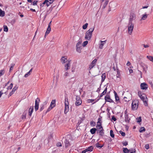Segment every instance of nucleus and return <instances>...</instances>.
<instances>
[{"label":"nucleus","instance_id":"obj_42","mask_svg":"<svg viewBox=\"0 0 153 153\" xmlns=\"http://www.w3.org/2000/svg\"><path fill=\"white\" fill-rule=\"evenodd\" d=\"M138 95L140 97L143 95H144V94H143L141 91H138Z\"/></svg>","mask_w":153,"mask_h":153},{"label":"nucleus","instance_id":"obj_59","mask_svg":"<svg viewBox=\"0 0 153 153\" xmlns=\"http://www.w3.org/2000/svg\"><path fill=\"white\" fill-rule=\"evenodd\" d=\"M144 47L145 48H148L149 47V45H145V44H143V45Z\"/></svg>","mask_w":153,"mask_h":153},{"label":"nucleus","instance_id":"obj_4","mask_svg":"<svg viewBox=\"0 0 153 153\" xmlns=\"http://www.w3.org/2000/svg\"><path fill=\"white\" fill-rule=\"evenodd\" d=\"M69 102L68 99L67 97H65V108L64 110L65 113H67L69 110Z\"/></svg>","mask_w":153,"mask_h":153},{"label":"nucleus","instance_id":"obj_41","mask_svg":"<svg viewBox=\"0 0 153 153\" xmlns=\"http://www.w3.org/2000/svg\"><path fill=\"white\" fill-rule=\"evenodd\" d=\"M117 74H116V76L117 78H119L120 76V72L119 70L117 69Z\"/></svg>","mask_w":153,"mask_h":153},{"label":"nucleus","instance_id":"obj_47","mask_svg":"<svg viewBox=\"0 0 153 153\" xmlns=\"http://www.w3.org/2000/svg\"><path fill=\"white\" fill-rule=\"evenodd\" d=\"M119 133L121 135L123 136H125V133L124 132H123L122 131H119Z\"/></svg>","mask_w":153,"mask_h":153},{"label":"nucleus","instance_id":"obj_28","mask_svg":"<svg viewBox=\"0 0 153 153\" xmlns=\"http://www.w3.org/2000/svg\"><path fill=\"white\" fill-rule=\"evenodd\" d=\"M5 15V12L4 11H2L0 8V16L1 17H3Z\"/></svg>","mask_w":153,"mask_h":153},{"label":"nucleus","instance_id":"obj_45","mask_svg":"<svg viewBox=\"0 0 153 153\" xmlns=\"http://www.w3.org/2000/svg\"><path fill=\"white\" fill-rule=\"evenodd\" d=\"M53 107L51 106H50V107L48 108V109L47 111H46V113H47L48 112H49V111H50L53 108Z\"/></svg>","mask_w":153,"mask_h":153},{"label":"nucleus","instance_id":"obj_12","mask_svg":"<svg viewBox=\"0 0 153 153\" xmlns=\"http://www.w3.org/2000/svg\"><path fill=\"white\" fill-rule=\"evenodd\" d=\"M60 60L62 63L64 64L67 61V58L66 56H62Z\"/></svg>","mask_w":153,"mask_h":153},{"label":"nucleus","instance_id":"obj_26","mask_svg":"<svg viewBox=\"0 0 153 153\" xmlns=\"http://www.w3.org/2000/svg\"><path fill=\"white\" fill-rule=\"evenodd\" d=\"M114 96H115V100H116V101L119 100V97L118 96L117 94V93L115 91H114Z\"/></svg>","mask_w":153,"mask_h":153},{"label":"nucleus","instance_id":"obj_30","mask_svg":"<svg viewBox=\"0 0 153 153\" xmlns=\"http://www.w3.org/2000/svg\"><path fill=\"white\" fill-rule=\"evenodd\" d=\"M147 15L145 14L142 15V17L141 19V20H145L147 18Z\"/></svg>","mask_w":153,"mask_h":153},{"label":"nucleus","instance_id":"obj_49","mask_svg":"<svg viewBox=\"0 0 153 153\" xmlns=\"http://www.w3.org/2000/svg\"><path fill=\"white\" fill-rule=\"evenodd\" d=\"M88 42L87 41H85L82 44L83 46L84 47L85 46L88 44Z\"/></svg>","mask_w":153,"mask_h":153},{"label":"nucleus","instance_id":"obj_48","mask_svg":"<svg viewBox=\"0 0 153 153\" xmlns=\"http://www.w3.org/2000/svg\"><path fill=\"white\" fill-rule=\"evenodd\" d=\"M15 64H11V66L10 67V71H11L13 69V68Z\"/></svg>","mask_w":153,"mask_h":153},{"label":"nucleus","instance_id":"obj_5","mask_svg":"<svg viewBox=\"0 0 153 153\" xmlns=\"http://www.w3.org/2000/svg\"><path fill=\"white\" fill-rule=\"evenodd\" d=\"M134 27V25L133 23H128V31L129 34H131L132 33Z\"/></svg>","mask_w":153,"mask_h":153},{"label":"nucleus","instance_id":"obj_3","mask_svg":"<svg viewBox=\"0 0 153 153\" xmlns=\"http://www.w3.org/2000/svg\"><path fill=\"white\" fill-rule=\"evenodd\" d=\"M140 98L143 101L144 105L146 106H148V99L146 96L144 94Z\"/></svg>","mask_w":153,"mask_h":153},{"label":"nucleus","instance_id":"obj_61","mask_svg":"<svg viewBox=\"0 0 153 153\" xmlns=\"http://www.w3.org/2000/svg\"><path fill=\"white\" fill-rule=\"evenodd\" d=\"M97 126H98L99 128H101V127H102L101 126V123H97Z\"/></svg>","mask_w":153,"mask_h":153},{"label":"nucleus","instance_id":"obj_55","mask_svg":"<svg viewBox=\"0 0 153 153\" xmlns=\"http://www.w3.org/2000/svg\"><path fill=\"white\" fill-rule=\"evenodd\" d=\"M94 101V100L93 99H88V100L87 101L88 102V103L92 102H93Z\"/></svg>","mask_w":153,"mask_h":153},{"label":"nucleus","instance_id":"obj_17","mask_svg":"<svg viewBox=\"0 0 153 153\" xmlns=\"http://www.w3.org/2000/svg\"><path fill=\"white\" fill-rule=\"evenodd\" d=\"M18 88V87L16 85L14 87L12 91L9 94L10 96H11L13 94H14L15 91Z\"/></svg>","mask_w":153,"mask_h":153},{"label":"nucleus","instance_id":"obj_43","mask_svg":"<svg viewBox=\"0 0 153 153\" xmlns=\"http://www.w3.org/2000/svg\"><path fill=\"white\" fill-rule=\"evenodd\" d=\"M13 87V84L12 83H11L9 86L7 88V90H10Z\"/></svg>","mask_w":153,"mask_h":153},{"label":"nucleus","instance_id":"obj_8","mask_svg":"<svg viewBox=\"0 0 153 153\" xmlns=\"http://www.w3.org/2000/svg\"><path fill=\"white\" fill-rule=\"evenodd\" d=\"M97 62V59H94L91 62V64L89 66V68L90 70L92 68L96 65V63Z\"/></svg>","mask_w":153,"mask_h":153},{"label":"nucleus","instance_id":"obj_20","mask_svg":"<svg viewBox=\"0 0 153 153\" xmlns=\"http://www.w3.org/2000/svg\"><path fill=\"white\" fill-rule=\"evenodd\" d=\"M65 146V147H67L70 146V142L68 140L65 139L64 141Z\"/></svg>","mask_w":153,"mask_h":153},{"label":"nucleus","instance_id":"obj_33","mask_svg":"<svg viewBox=\"0 0 153 153\" xmlns=\"http://www.w3.org/2000/svg\"><path fill=\"white\" fill-rule=\"evenodd\" d=\"M146 131V129L144 127H141L139 130V131L140 132L142 133L143 131Z\"/></svg>","mask_w":153,"mask_h":153},{"label":"nucleus","instance_id":"obj_31","mask_svg":"<svg viewBox=\"0 0 153 153\" xmlns=\"http://www.w3.org/2000/svg\"><path fill=\"white\" fill-rule=\"evenodd\" d=\"M81 42H78L77 43L76 46V48H81L82 46L81 45Z\"/></svg>","mask_w":153,"mask_h":153},{"label":"nucleus","instance_id":"obj_16","mask_svg":"<svg viewBox=\"0 0 153 153\" xmlns=\"http://www.w3.org/2000/svg\"><path fill=\"white\" fill-rule=\"evenodd\" d=\"M105 101L108 102H113V100L110 98V96H105Z\"/></svg>","mask_w":153,"mask_h":153},{"label":"nucleus","instance_id":"obj_18","mask_svg":"<svg viewBox=\"0 0 153 153\" xmlns=\"http://www.w3.org/2000/svg\"><path fill=\"white\" fill-rule=\"evenodd\" d=\"M102 80H101V83H102L104 81L105 79L106 78V75L105 73H104L101 76Z\"/></svg>","mask_w":153,"mask_h":153},{"label":"nucleus","instance_id":"obj_15","mask_svg":"<svg viewBox=\"0 0 153 153\" xmlns=\"http://www.w3.org/2000/svg\"><path fill=\"white\" fill-rule=\"evenodd\" d=\"M107 40H105L104 41H100V42H101V44L99 46V48L100 49H102L103 48V47L105 44V43Z\"/></svg>","mask_w":153,"mask_h":153},{"label":"nucleus","instance_id":"obj_46","mask_svg":"<svg viewBox=\"0 0 153 153\" xmlns=\"http://www.w3.org/2000/svg\"><path fill=\"white\" fill-rule=\"evenodd\" d=\"M69 73L68 72H66L65 73L64 75V77L65 78H66L67 76H68Z\"/></svg>","mask_w":153,"mask_h":153},{"label":"nucleus","instance_id":"obj_40","mask_svg":"<svg viewBox=\"0 0 153 153\" xmlns=\"http://www.w3.org/2000/svg\"><path fill=\"white\" fill-rule=\"evenodd\" d=\"M88 24L87 23H85V24L83 25L82 28L84 30L86 29L88 27Z\"/></svg>","mask_w":153,"mask_h":153},{"label":"nucleus","instance_id":"obj_44","mask_svg":"<svg viewBox=\"0 0 153 153\" xmlns=\"http://www.w3.org/2000/svg\"><path fill=\"white\" fill-rule=\"evenodd\" d=\"M137 123H140V122H141L142 121L141 117H139L137 118Z\"/></svg>","mask_w":153,"mask_h":153},{"label":"nucleus","instance_id":"obj_38","mask_svg":"<svg viewBox=\"0 0 153 153\" xmlns=\"http://www.w3.org/2000/svg\"><path fill=\"white\" fill-rule=\"evenodd\" d=\"M110 136L113 138L114 137V134L113 131L112 130H111L110 131Z\"/></svg>","mask_w":153,"mask_h":153},{"label":"nucleus","instance_id":"obj_64","mask_svg":"<svg viewBox=\"0 0 153 153\" xmlns=\"http://www.w3.org/2000/svg\"><path fill=\"white\" fill-rule=\"evenodd\" d=\"M124 113L125 115H128V113H127V110H126L125 111H124Z\"/></svg>","mask_w":153,"mask_h":153},{"label":"nucleus","instance_id":"obj_1","mask_svg":"<svg viewBox=\"0 0 153 153\" xmlns=\"http://www.w3.org/2000/svg\"><path fill=\"white\" fill-rule=\"evenodd\" d=\"M94 29V26L91 27L85 33V39L90 40L91 39L92 33Z\"/></svg>","mask_w":153,"mask_h":153},{"label":"nucleus","instance_id":"obj_32","mask_svg":"<svg viewBox=\"0 0 153 153\" xmlns=\"http://www.w3.org/2000/svg\"><path fill=\"white\" fill-rule=\"evenodd\" d=\"M5 73L4 69H3L2 70H0V77L3 75Z\"/></svg>","mask_w":153,"mask_h":153},{"label":"nucleus","instance_id":"obj_23","mask_svg":"<svg viewBox=\"0 0 153 153\" xmlns=\"http://www.w3.org/2000/svg\"><path fill=\"white\" fill-rule=\"evenodd\" d=\"M93 146H91L86 149V151H87V152H91L93 151Z\"/></svg>","mask_w":153,"mask_h":153},{"label":"nucleus","instance_id":"obj_24","mask_svg":"<svg viewBox=\"0 0 153 153\" xmlns=\"http://www.w3.org/2000/svg\"><path fill=\"white\" fill-rule=\"evenodd\" d=\"M51 30V27H48L47 30L45 33V36L48 35L50 33Z\"/></svg>","mask_w":153,"mask_h":153},{"label":"nucleus","instance_id":"obj_29","mask_svg":"<svg viewBox=\"0 0 153 153\" xmlns=\"http://www.w3.org/2000/svg\"><path fill=\"white\" fill-rule=\"evenodd\" d=\"M108 1L107 0L105 1V2L104 3L103 5L102 8L103 9H104L106 6L108 4Z\"/></svg>","mask_w":153,"mask_h":153},{"label":"nucleus","instance_id":"obj_22","mask_svg":"<svg viewBox=\"0 0 153 153\" xmlns=\"http://www.w3.org/2000/svg\"><path fill=\"white\" fill-rule=\"evenodd\" d=\"M71 66V65H69L68 64H66L65 65L64 68L66 71L68 70L70 68Z\"/></svg>","mask_w":153,"mask_h":153},{"label":"nucleus","instance_id":"obj_63","mask_svg":"<svg viewBox=\"0 0 153 153\" xmlns=\"http://www.w3.org/2000/svg\"><path fill=\"white\" fill-rule=\"evenodd\" d=\"M123 144L124 146H126L128 145V142L126 141L125 142L123 143Z\"/></svg>","mask_w":153,"mask_h":153},{"label":"nucleus","instance_id":"obj_51","mask_svg":"<svg viewBox=\"0 0 153 153\" xmlns=\"http://www.w3.org/2000/svg\"><path fill=\"white\" fill-rule=\"evenodd\" d=\"M90 123L91 125H92L93 126H94L95 125V123L93 121H91Z\"/></svg>","mask_w":153,"mask_h":153},{"label":"nucleus","instance_id":"obj_37","mask_svg":"<svg viewBox=\"0 0 153 153\" xmlns=\"http://www.w3.org/2000/svg\"><path fill=\"white\" fill-rule=\"evenodd\" d=\"M4 31L5 32H8V28L5 25H4Z\"/></svg>","mask_w":153,"mask_h":153},{"label":"nucleus","instance_id":"obj_60","mask_svg":"<svg viewBox=\"0 0 153 153\" xmlns=\"http://www.w3.org/2000/svg\"><path fill=\"white\" fill-rule=\"evenodd\" d=\"M111 119L114 121H115L116 120V119L114 117V116H113L112 117Z\"/></svg>","mask_w":153,"mask_h":153},{"label":"nucleus","instance_id":"obj_21","mask_svg":"<svg viewBox=\"0 0 153 153\" xmlns=\"http://www.w3.org/2000/svg\"><path fill=\"white\" fill-rule=\"evenodd\" d=\"M47 1V6L48 7L52 4L55 0H46Z\"/></svg>","mask_w":153,"mask_h":153},{"label":"nucleus","instance_id":"obj_34","mask_svg":"<svg viewBox=\"0 0 153 153\" xmlns=\"http://www.w3.org/2000/svg\"><path fill=\"white\" fill-rule=\"evenodd\" d=\"M147 58L150 61H153V57L151 56H147Z\"/></svg>","mask_w":153,"mask_h":153},{"label":"nucleus","instance_id":"obj_11","mask_svg":"<svg viewBox=\"0 0 153 153\" xmlns=\"http://www.w3.org/2000/svg\"><path fill=\"white\" fill-rule=\"evenodd\" d=\"M47 103L46 102H44L43 103L40 105L39 110L40 111H42L45 107H46Z\"/></svg>","mask_w":153,"mask_h":153},{"label":"nucleus","instance_id":"obj_9","mask_svg":"<svg viewBox=\"0 0 153 153\" xmlns=\"http://www.w3.org/2000/svg\"><path fill=\"white\" fill-rule=\"evenodd\" d=\"M141 88L143 90H146L148 88V85L145 83H143L140 85Z\"/></svg>","mask_w":153,"mask_h":153},{"label":"nucleus","instance_id":"obj_10","mask_svg":"<svg viewBox=\"0 0 153 153\" xmlns=\"http://www.w3.org/2000/svg\"><path fill=\"white\" fill-rule=\"evenodd\" d=\"M135 15L134 14H132L130 16L128 23H133L132 21L135 18Z\"/></svg>","mask_w":153,"mask_h":153},{"label":"nucleus","instance_id":"obj_6","mask_svg":"<svg viewBox=\"0 0 153 153\" xmlns=\"http://www.w3.org/2000/svg\"><path fill=\"white\" fill-rule=\"evenodd\" d=\"M76 101L75 102V105L76 106H79L82 103V100L79 96H76Z\"/></svg>","mask_w":153,"mask_h":153},{"label":"nucleus","instance_id":"obj_27","mask_svg":"<svg viewBox=\"0 0 153 153\" xmlns=\"http://www.w3.org/2000/svg\"><path fill=\"white\" fill-rule=\"evenodd\" d=\"M55 102H56L55 100H52L50 106L53 107V108L54 107H55V105H56Z\"/></svg>","mask_w":153,"mask_h":153},{"label":"nucleus","instance_id":"obj_39","mask_svg":"<svg viewBox=\"0 0 153 153\" xmlns=\"http://www.w3.org/2000/svg\"><path fill=\"white\" fill-rule=\"evenodd\" d=\"M129 149H128L127 148H123V152L124 153H128Z\"/></svg>","mask_w":153,"mask_h":153},{"label":"nucleus","instance_id":"obj_36","mask_svg":"<svg viewBox=\"0 0 153 153\" xmlns=\"http://www.w3.org/2000/svg\"><path fill=\"white\" fill-rule=\"evenodd\" d=\"M135 149H129L128 153H135Z\"/></svg>","mask_w":153,"mask_h":153},{"label":"nucleus","instance_id":"obj_62","mask_svg":"<svg viewBox=\"0 0 153 153\" xmlns=\"http://www.w3.org/2000/svg\"><path fill=\"white\" fill-rule=\"evenodd\" d=\"M71 62V60L70 59H68V60H67V64H68L69 65H71L70 62Z\"/></svg>","mask_w":153,"mask_h":153},{"label":"nucleus","instance_id":"obj_35","mask_svg":"<svg viewBox=\"0 0 153 153\" xmlns=\"http://www.w3.org/2000/svg\"><path fill=\"white\" fill-rule=\"evenodd\" d=\"M95 146L97 148H102L103 146V145H100V144H99V143H96L95 144Z\"/></svg>","mask_w":153,"mask_h":153},{"label":"nucleus","instance_id":"obj_54","mask_svg":"<svg viewBox=\"0 0 153 153\" xmlns=\"http://www.w3.org/2000/svg\"><path fill=\"white\" fill-rule=\"evenodd\" d=\"M56 145L58 147H60L62 146V144L60 142H58L56 143Z\"/></svg>","mask_w":153,"mask_h":153},{"label":"nucleus","instance_id":"obj_50","mask_svg":"<svg viewBox=\"0 0 153 153\" xmlns=\"http://www.w3.org/2000/svg\"><path fill=\"white\" fill-rule=\"evenodd\" d=\"M81 48H76V51L80 53L81 51Z\"/></svg>","mask_w":153,"mask_h":153},{"label":"nucleus","instance_id":"obj_14","mask_svg":"<svg viewBox=\"0 0 153 153\" xmlns=\"http://www.w3.org/2000/svg\"><path fill=\"white\" fill-rule=\"evenodd\" d=\"M33 107L30 106L29 108V111H28V115H29L31 117L32 115V113L33 112Z\"/></svg>","mask_w":153,"mask_h":153},{"label":"nucleus","instance_id":"obj_58","mask_svg":"<svg viewBox=\"0 0 153 153\" xmlns=\"http://www.w3.org/2000/svg\"><path fill=\"white\" fill-rule=\"evenodd\" d=\"M101 84H102V83L101 84L100 87L97 88V90L96 91L97 92H98L99 93V92H100V88H101Z\"/></svg>","mask_w":153,"mask_h":153},{"label":"nucleus","instance_id":"obj_2","mask_svg":"<svg viewBox=\"0 0 153 153\" xmlns=\"http://www.w3.org/2000/svg\"><path fill=\"white\" fill-rule=\"evenodd\" d=\"M139 101L137 99L133 100L131 105L132 109L133 110H137L139 105Z\"/></svg>","mask_w":153,"mask_h":153},{"label":"nucleus","instance_id":"obj_25","mask_svg":"<svg viewBox=\"0 0 153 153\" xmlns=\"http://www.w3.org/2000/svg\"><path fill=\"white\" fill-rule=\"evenodd\" d=\"M96 130V128H93L90 129V131L91 134H94L95 133Z\"/></svg>","mask_w":153,"mask_h":153},{"label":"nucleus","instance_id":"obj_19","mask_svg":"<svg viewBox=\"0 0 153 153\" xmlns=\"http://www.w3.org/2000/svg\"><path fill=\"white\" fill-rule=\"evenodd\" d=\"M130 119L129 118L128 115H125V121L127 123H129Z\"/></svg>","mask_w":153,"mask_h":153},{"label":"nucleus","instance_id":"obj_56","mask_svg":"<svg viewBox=\"0 0 153 153\" xmlns=\"http://www.w3.org/2000/svg\"><path fill=\"white\" fill-rule=\"evenodd\" d=\"M30 73L28 72H27L24 76V77H28L29 75H30Z\"/></svg>","mask_w":153,"mask_h":153},{"label":"nucleus","instance_id":"obj_52","mask_svg":"<svg viewBox=\"0 0 153 153\" xmlns=\"http://www.w3.org/2000/svg\"><path fill=\"white\" fill-rule=\"evenodd\" d=\"M38 1H34L32 3V5L34 6L36 5L37 4Z\"/></svg>","mask_w":153,"mask_h":153},{"label":"nucleus","instance_id":"obj_53","mask_svg":"<svg viewBox=\"0 0 153 153\" xmlns=\"http://www.w3.org/2000/svg\"><path fill=\"white\" fill-rule=\"evenodd\" d=\"M106 93L104 92V91H103L102 93H101L100 94V98H101L103 95H105Z\"/></svg>","mask_w":153,"mask_h":153},{"label":"nucleus","instance_id":"obj_13","mask_svg":"<svg viewBox=\"0 0 153 153\" xmlns=\"http://www.w3.org/2000/svg\"><path fill=\"white\" fill-rule=\"evenodd\" d=\"M103 129L102 127L101 128H99V129L98 130V131L99 133V134L101 136H103L104 134V133L103 131Z\"/></svg>","mask_w":153,"mask_h":153},{"label":"nucleus","instance_id":"obj_7","mask_svg":"<svg viewBox=\"0 0 153 153\" xmlns=\"http://www.w3.org/2000/svg\"><path fill=\"white\" fill-rule=\"evenodd\" d=\"M39 101L40 99L38 98H37L35 100L34 106V108L35 111H36L38 109Z\"/></svg>","mask_w":153,"mask_h":153},{"label":"nucleus","instance_id":"obj_57","mask_svg":"<svg viewBox=\"0 0 153 153\" xmlns=\"http://www.w3.org/2000/svg\"><path fill=\"white\" fill-rule=\"evenodd\" d=\"M101 118H99L98 120V122L97 123V124H98V123H101Z\"/></svg>","mask_w":153,"mask_h":153}]
</instances>
